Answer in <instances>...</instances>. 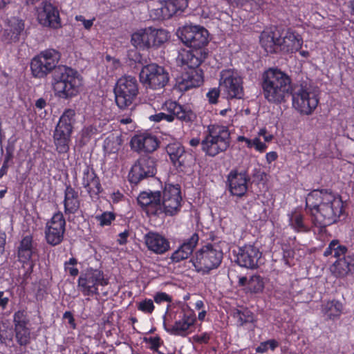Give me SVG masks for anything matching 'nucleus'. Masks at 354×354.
Here are the masks:
<instances>
[{"instance_id": "f257e3e1", "label": "nucleus", "mask_w": 354, "mask_h": 354, "mask_svg": "<svg viewBox=\"0 0 354 354\" xmlns=\"http://www.w3.org/2000/svg\"><path fill=\"white\" fill-rule=\"evenodd\" d=\"M306 211L310 216L314 226L320 231L338 221L344 212L340 195L331 189H313L306 198Z\"/></svg>"}, {"instance_id": "0eeeda50", "label": "nucleus", "mask_w": 354, "mask_h": 354, "mask_svg": "<svg viewBox=\"0 0 354 354\" xmlns=\"http://www.w3.org/2000/svg\"><path fill=\"white\" fill-rule=\"evenodd\" d=\"M74 109H65L55 126L53 138L55 150L59 155L66 154L70 151L71 137L76 121Z\"/></svg>"}, {"instance_id": "72a5a7b5", "label": "nucleus", "mask_w": 354, "mask_h": 354, "mask_svg": "<svg viewBox=\"0 0 354 354\" xmlns=\"http://www.w3.org/2000/svg\"><path fill=\"white\" fill-rule=\"evenodd\" d=\"M280 35L272 28L264 30L260 35V44L268 53H274L279 48Z\"/></svg>"}, {"instance_id": "f8f14e48", "label": "nucleus", "mask_w": 354, "mask_h": 354, "mask_svg": "<svg viewBox=\"0 0 354 354\" xmlns=\"http://www.w3.org/2000/svg\"><path fill=\"white\" fill-rule=\"evenodd\" d=\"M60 53L55 49H46L35 56L30 62L32 75L36 78H44L57 68Z\"/></svg>"}, {"instance_id": "4c0bfd02", "label": "nucleus", "mask_w": 354, "mask_h": 354, "mask_svg": "<svg viewBox=\"0 0 354 354\" xmlns=\"http://www.w3.org/2000/svg\"><path fill=\"white\" fill-rule=\"evenodd\" d=\"M342 304L336 299L327 301L322 304V312L330 319L339 317L342 314Z\"/></svg>"}, {"instance_id": "c03bdc74", "label": "nucleus", "mask_w": 354, "mask_h": 354, "mask_svg": "<svg viewBox=\"0 0 354 354\" xmlns=\"http://www.w3.org/2000/svg\"><path fill=\"white\" fill-rule=\"evenodd\" d=\"M95 218L101 227L110 226L112 222L115 220L116 215L113 212L106 211L101 214L96 215Z\"/></svg>"}, {"instance_id": "09e8293b", "label": "nucleus", "mask_w": 354, "mask_h": 354, "mask_svg": "<svg viewBox=\"0 0 354 354\" xmlns=\"http://www.w3.org/2000/svg\"><path fill=\"white\" fill-rule=\"evenodd\" d=\"M149 120L154 122H159L162 120H165L168 122H172L173 116L168 115L165 111H163L150 115Z\"/></svg>"}, {"instance_id": "052dcab7", "label": "nucleus", "mask_w": 354, "mask_h": 354, "mask_svg": "<svg viewBox=\"0 0 354 354\" xmlns=\"http://www.w3.org/2000/svg\"><path fill=\"white\" fill-rule=\"evenodd\" d=\"M75 20L82 22L84 27L86 30H89L92 27L94 21V19H86L82 15H76Z\"/></svg>"}, {"instance_id": "6e6552de", "label": "nucleus", "mask_w": 354, "mask_h": 354, "mask_svg": "<svg viewBox=\"0 0 354 354\" xmlns=\"http://www.w3.org/2000/svg\"><path fill=\"white\" fill-rule=\"evenodd\" d=\"M169 37V32L162 28L152 27L138 30L131 35V44L140 50L157 48L166 42Z\"/></svg>"}, {"instance_id": "f03ea898", "label": "nucleus", "mask_w": 354, "mask_h": 354, "mask_svg": "<svg viewBox=\"0 0 354 354\" xmlns=\"http://www.w3.org/2000/svg\"><path fill=\"white\" fill-rule=\"evenodd\" d=\"M162 188V192H142L137 198L138 204L149 217L162 213L174 216L180 211L183 202L180 186L165 183Z\"/></svg>"}, {"instance_id": "bf43d9fd", "label": "nucleus", "mask_w": 354, "mask_h": 354, "mask_svg": "<svg viewBox=\"0 0 354 354\" xmlns=\"http://www.w3.org/2000/svg\"><path fill=\"white\" fill-rule=\"evenodd\" d=\"M10 302V297L5 295V292L0 291V309L4 310L7 308Z\"/></svg>"}, {"instance_id": "5fc2aeb1", "label": "nucleus", "mask_w": 354, "mask_h": 354, "mask_svg": "<svg viewBox=\"0 0 354 354\" xmlns=\"http://www.w3.org/2000/svg\"><path fill=\"white\" fill-rule=\"evenodd\" d=\"M295 256V251L290 247L283 248V260L288 266H291L290 260L293 259Z\"/></svg>"}, {"instance_id": "338daca9", "label": "nucleus", "mask_w": 354, "mask_h": 354, "mask_svg": "<svg viewBox=\"0 0 354 354\" xmlns=\"http://www.w3.org/2000/svg\"><path fill=\"white\" fill-rule=\"evenodd\" d=\"M237 141L239 142H245L247 148L252 149V139L246 138L244 136H239L237 137Z\"/></svg>"}, {"instance_id": "7c9ffc66", "label": "nucleus", "mask_w": 354, "mask_h": 354, "mask_svg": "<svg viewBox=\"0 0 354 354\" xmlns=\"http://www.w3.org/2000/svg\"><path fill=\"white\" fill-rule=\"evenodd\" d=\"M36 252L37 248L32 236L26 235L21 239L17 247L18 261L23 265L28 264Z\"/></svg>"}, {"instance_id": "39448f33", "label": "nucleus", "mask_w": 354, "mask_h": 354, "mask_svg": "<svg viewBox=\"0 0 354 354\" xmlns=\"http://www.w3.org/2000/svg\"><path fill=\"white\" fill-rule=\"evenodd\" d=\"M231 140V133L227 126L210 124L207 127L201 142L199 138H194L189 140V145L195 147L201 144V150L205 156L214 158L229 149Z\"/></svg>"}, {"instance_id": "a19ab883", "label": "nucleus", "mask_w": 354, "mask_h": 354, "mask_svg": "<svg viewBox=\"0 0 354 354\" xmlns=\"http://www.w3.org/2000/svg\"><path fill=\"white\" fill-rule=\"evenodd\" d=\"M15 328H30V319L26 309H20L13 315Z\"/></svg>"}, {"instance_id": "cd10ccee", "label": "nucleus", "mask_w": 354, "mask_h": 354, "mask_svg": "<svg viewBox=\"0 0 354 354\" xmlns=\"http://www.w3.org/2000/svg\"><path fill=\"white\" fill-rule=\"evenodd\" d=\"M199 241L198 233H193L191 236L185 239L183 243L175 250L171 256V260L174 263H178L188 259L193 253Z\"/></svg>"}, {"instance_id": "c756f323", "label": "nucleus", "mask_w": 354, "mask_h": 354, "mask_svg": "<svg viewBox=\"0 0 354 354\" xmlns=\"http://www.w3.org/2000/svg\"><path fill=\"white\" fill-rule=\"evenodd\" d=\"M279 48L286 53H294L300 50L303 45V39L295 31L288 29L283 37L280 35Z\"/></svg>"}, {"instance_id": "20e7f679", "label": "nucleus", "mask_w": 354, "mask_h": 354, "mask_svg": "<svg viewBox=\"0 0 354 354\" xmlns=\"http://www.w3.org/2000/svg\"><path fill=\"white\" fill-rule=\"evenodd\" d=\"M291 83L287 73L270 67L262 73L259 84L265 100L270 104H280L291 94Z\"/></svg>"}, {"instance_id": "603ef678", "label": "nucleus", "mask_w": 354, "mask_h": 354, "mask_svg": "<svg viewBox=\"0 0 354 354\" xmlns=\"http://www.w3.org/2000/svg\"><path fill=\"white\" fill-rule=\"evenodd\" d=\"M252 148L257 152L263 153L266 151L268 145L265 142H261L259 137H254L252 139Z\"/></svg>"}, {"instance_id": "69168bd1", "label": "nucleus", "mask_w": 354, "mask_h": 354, "mask_svg": "<svg viewBox=\"0 0 354 354\" xmlns=\"http://www.w3.org/2000/svg\"><path fill=\"white\" fill-rule=\"evenodd\" d=\"M129 235V232L128 230H124V232L119 234V239H118V242L120 245H124L127 242V239Z\"/></svg>"}, {"instance_id": "a18cd8bd", "label": "nucleus", "mask_w": 354, "mask_h": 354, "mask_svg": "<svg viewBox=\"0 0 354 354\" xmlns=\"http://www.w3.org/2000/svg\"><path fill=\"white\" fill-rule=\"evenodd\" d=\"M279 346V343L277 340L274 339H270L267 341L261 342L259 345L256 348V352L257 353H266L268 350L274 351Z\"/></svg>"}, {"instance_id": "de8ad7c7", "label": "nucleus", "mask_w": 354, "mask_h": 354, "mask_svg": "<svg viewBox=\"0 0 354 354\" xmlns=\"http://www.w3.org/2000/svg\"><path fill=\"white\" fill-rule=\"evenodd\" d=\"M137 308L145 314H151L155 309V306L151 299L146 298L137 304Z\"/></svg>"}, {"instance_id": "f3484780", "label": "nucleus", "mask_w": 354, "mask_h": 354, "mask_svg": "<svg viewBox=\"0 0 354 354\" xmlns=\"http://www.w3.org/2000/svg\"><path fill=\"white\" fill-rule=\"evenodd\" d=\"M178 64L181 66H187V69L182 73L176 79V87L182 92L187 91L192 88L200 86L203 83V72L199 66H194L189 62H183L176 59Z\"/></svg>"}, {"instance_id": "2eb2a0df", "label": "nucleus", "mask_w": 354, "mask_h": 354, "mask_svg": "<svg viewBox=\"0 0 354 354\" xmlns=\"http://www.w3.org/2000/svg\"><path fill=\"white\" fill-rule=\"evenodd\" d=\"M139 76L143 85L155 90L164 88L169 80V73L165 68L154 63L144 66Z\"/></svg>"}, {"instance_id": "6e6d98bb", "label": "nucleus", "mask_w": 354, "mask_h": 354, "mask_svg": "<svg viewBox=\"0 0 354 354\" xmlns=\"http://www.w3.org/2000/svg\"><path fill=\"white\" fill-rule=\"evenodd\" d=\"M211 338L210 334L209 333L205 332L200 335H196L193 337V339L195 342L198 344H208L209 339Z\"/></svg>"}, {"instance_id": "0e129e2a", "label": "nucleus", "mask_w": 354, "mask_h": 354, "mask_svg": "<svg viewBox=\"0 0 354 354\" xmlns=\"http://www.w3.org/2000/svg\"><path fill=\"white\" fill-rule=\"evenodd\" d=\"M124 198V196L122 193H121L119 190L117 192H113L111 195V199L113 203H118L122 201Z\"/></svg>"}, {"instance_id": "aec40b11", "label": "nucleus", "mask_w": 354, "mask_h": 354, "mask_svg": "<svg viewBox=\"0 0 354 354\" xmlns=\"http://www.w3.org/2000/svg\"><path fill=\"white\" fill-rule=\"evenodd\" d=\"M221 81L230 99H242L244 97L243 78L234 71L223 70L221 73Z\"/></svg>"}, {"instance_id": "79ce46f5", "label": "nucleus", "mask_w": 354, "mask_h": 354, "mask_svg": "<svg viewBox=\"0 0 354 354\" xmlns=\"http://www.w3.org/2000/svg\"><path fill=\"white\" fill-rule=\"evenodd\" d=\"M15 338L20 346H26L30 341V328H15Z\"/></svg>"}, {"instance_id": "f704fd0d", "label": "nucleus", "mask_w": 354, "mask_h": 354, "mask_svg": "<svg viewBox=\"0 0 354 354\" xmlns=\"http://www.w3.org/2000/svg\"><path fill=\"white\" fill-rule=\"evenodd\" d=\"M9 28L3 32V39L8 43L16 42L19 39L21 33L24 30V22L18 18H12L8 21Z\"/></svg>"}, {"instance_id": "4468645a", "label": "nucleus", "mask_w": 354, "mask_h": 354, "mask_svg": "<svg viewBox=\"0 0 354 354\" xmlns=\"http://www.w3.org/2000/svg\"><path fill=\"white\" fill-rule=\"evenodd\" d=\"M187 0H163L149 7V15L153 21L169 19L179 15L187 7Z\"/></svg>"}, {"instance_id": "58836bf2", "label": "nucleus", "mask_w": 354, "mask_h": 354, "mask_svg": "<svg viewBox=\"0 0 354 354\" xmlns=\"http://www.w3.org/2000/svg\"><path fill=\"white\" fill-rule=\"evenodd\" d=\"M265 288L263 277L259 274H253L248 279V286L245 288L247 292L259 294L263 292Z\"/></svg>"}, {"instance_id": "9d476101", "label": "nucleus", "mask_w": 354, "mask_h": 354, "mask_svg": "<svg viewBox=\"0 0 354 354\" xmlns=\"http://www.w3.org/2000/svg\"><path fill=\"white\" fill-rule=\"evenodd\" d=\"M109 283V279L100 269L88 268L77 280V288L84 297L99 296V288Z\"/></svg>"}, {"instance_id": "7ed1b4c3", "label": "nucleus", "mask_w": 354, "mask_h": 354, "mask_svg": "<svg viewBox=\"0 0 354 354\" xmlns=\"http://www.w3.org/2000/svg\"><path fill=\"white\" fill-rule=\"evenodd\" d=\"M209 32L199 26H185L180 30L179 37L189 50L182 49L178 52L177 60L200 66L207 58Z\"/></svg>"}, {"instance_id": "5701e85b", "label": "nucleus", "mask_w": 354, "mask_h": 354, "mask_svg": "<svg viewBox=\"0 0 354 354\" xmlns=\"http://www.w3.org/2000/svg\"><path fill=\"white\" fill-rule=\"evenodd\" d=\"M235 254L234 261L241 267L249 269H255L258 267V262L261 257L259 249L251 244H246L239 247L238 250H234Z\"/></svg>"}, {"instance_id": "a878e982", "label": "nucleus", "mask_w": 354, "mask_h": 354, "mask_svg": "<svg viewBox=\"0 0 354 354\" xmlns=\"http://www.w3.org/2000/svg\"><path fill=\"white\" fill-rule=\"evenodd\" d=\"M147 250L155 254L161 255L170 250V242L163 234L149 231L144 236Z\"/></svg>"}, {"instance_id": "774afa93", "label": "nucleus", "mask_w": 354, "mask_h": 354, "mask_svg": "<svg viewBox=\"0 0 354 354\" xmlns=\"http://www.w3.org/2000/svg\"><path fill=\"white\" fill-rule=\"evenodd\" d=\"M278 158V154L276 151H270L266 153V159L268 164L272 163Z\"/></svg>"}, {"instance_id": "393cba45", "label": "nucleus", "mask_w": 354, "mask_h": 354, "mask_svg": "<svg viewBox=\"0 0 354 354\" xmlns=\"http://www.w3.org/2000/svg\"><path fill=\"white\" fill-rule=\"evenodd\" d=\"M82 185L91 198H98L103 191L100 178L88 164L84 165L82 170Z\"/></svg>"}, {"instance_id": "e433bc0d", "label": "nucleus", "mask_w": 354, "mask_h": 354, "mask_svg": "<svg viewBox=\"0 0 354 354\" xmlns=\"http://www.w3.org/2000/svg\"><path fill=\"white\" fill-rule=\"evenodd\" d=\"M351 253L352 252L348 251V248L344 245H342L338 239H333L329 243L324 252V256L327 257L333 254L337 260Z\"/></svg>"}, {"instance_id": "c85d7f7f", "label": "nucleus", "mask_w": 354, "mask_h": 354, "mask_svg": "<svg viewBox=\"0 0 354 354\" xmlns=\"http://www.w3.org/2000/svg\"><path fill=\"white\" fill-rule=\"evenodd\" d=\"M166 152L174 167H185L188 163L191 155L185 151L184 146L179 142H174L167 145Z\"/></svg>"}, {"instance_id": "1a4fd4ad", "label": "nucleus", "mask_w": 354, "mask_h": 354, "mask_svg": "<svg viewBox=\"0 0 354 354\" xmlns=\"http://www.w3.org/2000/svg\"><path fill=\"white\" fill-rule=\"evenodd\" d=\"M223 258V253L219 247L208 243L196 252L193 265L197 272L208 274L221 265Z\"/></svg>"}, {"instance_id": "2f4dec72", "label": "nucleus", "mask_w": 354, "mask_h": 354, "mask_svg": "<svg viewBox=\"0 0 354 354\" xmlns=\"http://www.w3.org/2000/svg\"><path fill=\"white\" fill-rule=\"evenodd\" d=\"M63 205L66 215L76 214L80 207L78 191L73 188L71 184L66 185Z\"/></svg>"}, {"instance_id": "dca6fc26", "label": "nucleus", "mask_w": 354, "mask_h": 354, "mask_svg": "<svg viewBox=\"0 0 354 354\" xmlns=\"http://www.w3.org/2000/svg\"><path fill=\"white\" fill-rule=\"evenodd\" d=\"M66 225L65 218L60 211L55 212L46 222L44 234L48 245L55 247L62 243L64 238Z\"/></svg>"}, {"instance_id": "3c124183", "label": "nucleus", "mask_w": 354, "mask_h": 354, "mask_svg": "<svg viewBox=\"0 0 354 354\" xmlns=\"http://www.w3.org/2000/svg\"><path fill=\"white\" fill-rule=\"evenodd\" d=\"M220 96V89L218 88H212L206 94V97L210 104H216Z\"/></svg>"}, {"instance_id": "473e14b6", "label": "nucleus", "mask_w": 354, "mask_h": 354, "mask_svg": "<svg viewBox=\"0 0 354 354\" xmlns=\"http://www.w3.org/2000/svg\"><path fill=\"white\" fill-rule=\"evenodd\" d=\"M354 268V254L352 252L337 259L330 267L332 274L337 278L346 277Z\"/></svg>"}, {"instance_id": "8fccbe9b", "label": "nucleus", "mask_w": 354, "mask_h": 354, "mask_svg": "<svg viewBox=\"0 0 354 354\" xmlns=\"http://www.w3.org/2000/svg\"><path fill=\"white\" fill-rule=\"evenodd\" d=\"M12 332L5 325L0 326V343L6 344L7 341L12 340Z\"/></svg>"}, {"instance_id": "6ab92c4d", "label": "nucleus", "mask_w": 354, "mask_h": 354, "mask_svg": "<svg viewBox=\"0 0 354 354\" xmlns=\"http://www.w3.org/2000/svg\"><path fill=\"white\" fill-rule=\"evenodd\" d=\"M156 160L154 158H140L132 166L128 178L131 184L138 185L140 181L153 177L156 173Z\"/></svg>"}, {"instance_id": "c9c22d12", "label": "nucleus", "mask_w": 354, "mask_h": 354, "mask_svg": "<svg viewBox=\"0 0 354 354\" xmlns=\"http://www.w3.org/2000/svg\"><path fill=\"white\" fill-rule=\"evenodd\" d=\"M232 315L236 320V325L239 326L248 324H254L257 322V316L248 308L235 309Z\"/></svg>"}, {"instance_id": "423d86ee", "label": "nucleus", "mask_w": 354, "mask_h": 354, "mask_svg": "<svg viewBox=\"0 0 354 354\" xmlns=\"http://www.w3.org/2000/svg\"><path fill=\"white\" fill-rule=\"evenodd\" d=\"M52 85L56 96L68 99L79 93L82 85V77L75 69L62 65L53 73Z\"/></svg>"}, {"instance_id": "4be33fe9", "label": "nucleus", "mask_w": 354, "mask_h": 354, "mask_svg": "<svg viewBox=\"0 0 354 354\" xmlns=\"http://www.w3.org/2000/svg\"><path fill=\"white\" fill-rule=\"evenodd\" d=\"M250 181V177L245 170L233 169L227 176L229 192L232 195L238 197H242L246 194Z\"/></svg>"}, {"instance_id": "4d7b16f0", "label": "nucleus", "mask_w": 354, "mask_h": 354, "mask_svg": "<svg viewBox=\"0 0 354 354\" xmlns=\"http://www.w3.org/2000/svg\"><path fill=\"white\" fill-rule=\"evenodd\" d=\"M146 342L150 344L151 349L157 350L161 345L162 340L159 336L149 337Z\"/></svg>"}, {"instance_id": "e2e57ef3", "label": "nucleus", "mask_w": 354, "mask_h": 354, "mask_svg": "<svg viewBox=\"0 0 354 354\" xmlns=\"http://www.w3.org/2000/svg\"><path fill=\"white\" fill-rule=\"evenodd\" d=\"M6 237V232L3 230H0V254H3L5 251Z\"/></svg>"}, {"instance_id": "b1692460", "label": "nucleus", "mask_w": 354, "mask_h": 354, "mask_svg": "<svg viewBox=\"0 0 354 354\" xmlns=\"http://www.w3.org/2000/svg\"><path fill=\"white\" fill-rule=\"evenodd\" d=\"M161 109L173 116V122L176 118L183 123L189 124L196 119V115L192 110L171 100H166Z\"/></svg>"}, {"instance_id": "412c9836", "label": "nucleus", "mask_w": 354, "mask_h": 354, "mask_svg": "<svg viewBox=\"0 0 354 354\" xmlns=\"http://www.w3.org/2000/svg\"><path fill=\"white\" fill-rule=\"evenodd\" d=\"M159 145L158 138L148 131L136 133L130 141L131 149L138 153H151L157 150Z\"/></svg>"}, {"instance_id": "a211bd4d", "label": "nucleus", "mask_w": 354, "mask_h": 354, "mask_svg": "<svg viewBox=\"0 0 354 354\" xmlns=\"http://www.w3.org/2000/svg\"><path fill=\"white\" fill-rule=\"evenodd\" d=\"M319 98L317 91L301 86L292 95V104L301 114L310 115L317 108Z\"/></svg>"}, {"instance_id": "37998d69", "label": "nucleus", "mask_w": 354, "mask_h": 354, "mask_svg": "<svg viewBox=\"0 0 354 354\" xmlns=\"http://www.w3.org/2000/svg\"><path fill=\"white\" fill-rule=\"evenodd\" d=\"M304 216L301 214H295L290 219L292 228L298 232H307L310 227L304 223Z\"/></svg>"}, {"instance_id": "9b49d317", "label": "nucleus", "mask_w": 354, "mask_h": 354, "mask_svg": "<svg viewBox=\"0 0 354 354\" xmlns=\"http://www.w3.org/2000/svg\"><path fill=\"white\" fill-rule=\"evenodd\" d=\"M115 100L120 109L130 106L138 94V83L135 77L123 76L119 78L114 88Z\"/></svg>"}, {"instance_id": "ddd939ff", "label": "nucleus", "mask_w": 354, "mask_h": 354, "mask_svg": "<svg viewBox=\"0 0 354 354\" xmlns=\"http://www.w3.org/2000/svg\"><path fill=\"white\" fill-rule=\"evenodd\" d=\"M174 322L169 320L163 323L165 330L172 335L185 337L189 330L196 321L194 311L189 307L183 308L178 310L174 317Z\"/></svg>"}, {"instance_id": "13d9d810", "label": "nucleus", "mask_w": 354, "mask_h": 354, "mask_svg": "<svg viewBox=\"0 0 354 354\" xmlns=\"http://www.w3.org/2000/svg\"><path fill=\"white\" fill-rule=\"evenodd\" d=\"M257 135V137L259 138L260 136H262L263 138L265 143L271 142L274 138V136L272 134L268 133V131L265 127L260 129L259 131H258Z\"/></svg>"}, {"instance_id": "bb28decb", "label": "nucleus", "mask_w": 354, "mask_h": 354, "mask_svg": "<svg viewBox=\"0 0 354 354\" xmlns=\"http://www.w3.org/2000/svg\"><path fill=\"white\" fill-rule=\"evenodd\" d=\"M38 21L44 26L57 29L61 27L59 12L50 2H44L42 10L38 13Z\"/></svg>"}, {"instance_id": "864d4df0", "label": "nucleus", "mask_w": 354, "mask_h": 354, "mask_svg": "<svg viewBox=\"0 0 354 354\" xmlns=\"http://www.w3.org/2000/svg\"><path fill=\"white\" fill-rule=\"evenodd\" d=\"M153 300L156 304H160L164 302H171L172 298L166 292H158L154 295Z\"/></svg>"}, {"instance_id": "49530a36", "label": "nucleus", "mask_w": 354, "mask_h": 354, "mask_svg": "<svg viewBox=\"0 0 354 354\" xmlns=\"http://www.w3.org/2000/svg\"><path fill=\"white\" fill-rule=\"evenodd\" d=\"M77 263V259L75 257L70 258L68 261H65L64 263V267L65 271L73 277H75L79 274V270L76 267Z\"/></svg>"}, {"instance_id": "680f3d73", "label": "nucleus", "mask_w": 354, "mask_h": 354, "mask_svg": "<svg viewBox=\"0 0 354 354\" xmlns=\"http://www.w3.org/2000/svg\"><path fill=\"white\" fill-rule=\"evenodd\" d=\"M63 318L68 320V324L73 329L76 328L75 320L71 312L66 311L63 315Z\"/></svg>"}, {"instance_id": "ea45409f", "label": "nucleus", "mask_w": 354, "mask_h": 354, "mask_svg": "<svg viewBox=\"0 0 354 354\" xmlns=\"http://www.w3.org/2000/svg\"><path fill=\"white\" fill-rule=\"evenodd\" d=\"M100 133L98 127L94 124H87L83 127L80 131V142L85 145H86L93 137L95 136Z\"/></svg>"}]
</instances>
